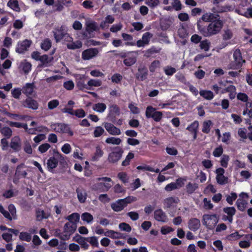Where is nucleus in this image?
Here are the masks:
<instances>
[{"label":"nucleus","instance_id":"f257e3e1","mask_svg":"<svg viewBox=\"0 0 252 252\" xmlns=\"http://www.w3.org/2000/svg\"><path fill=\"white\" fill-rule=\"evenodd\" d=\"M223 22L220 19L212 21L206 27L197 25V29L201 34L205 37H210L219 33L223 27Z\"/></svg>","mask_w":252,"mask_h":252},{"label":"nucleus","instance_id":"f03ea898","mask_svg":"<svg viewBox=\"0 0 252 252\" xmlns=\"http://www.w3.org/2000/svg\"><path fill=\"white\" fill-rule=\"evenodd\" d=\"M65 162L64 156L58 151L54 150L53 156L49 158L47 161L48 170L50 172H53L54 169L57 167L59 162L63 164Z\"/></svg>","mask_w":252,"mask_h":252},{"label":"nucleus","instance_id":"7ed1b4c3","mask_svg":"<svg viewBox=\"0 0 252 252\" xmlns=\"http://www.w3.org/2000/svg\"><path fill=\"white\" fill-rule=\"evenodd\" d=\"M136 200L133 196H128L124 199H118L111 204L112 209L115 212H120L123 210L128 204Z\"/></svg>","mask_w":252,"mask_h":252},{"label":"nucleus","instance_id":"20e7f679","mask_svg":"<svg viewBox=\"0 0 252 252\" xmlns=\"http://www.w3.org/2000/svg\"><path fill=\"white\" fill-rule=\"evenodd\" d=\"M218 221L216 214H204L202 217V223L208 229H214Z\"/></svg>","mask_w":252,"mask_h":252},{"label":"nucleus","instance_id":"39448f33","mask_svg":"<svg viewBox=\"0 0 252 252\" xmlns=\"http://www.w3.org/2000/svg\"><path fill=\"white\" fill-rule=\"evenodd\" d=\"M233 57L234 61L228 65V68L238 69L242 66L245 61L243 60L241 51L239 49H237L234 52Z\"/></svg>","mask_w":252,"mask_h":252},{"label":"nucleus","instance_id":"423d86ee","mask_svg":"<svg viewBox=\"0 0 252 252\" xmlns=\"http://www.w3.org/2000/svg\"><path fill=\"white\" fill-rule=\"evenodd\" d=\"M50 127L52 130L58 133H68L70 136H72L73 134L69 126L64 123H52L50 125Z\"/></svg>","mask_w":252,"mask_h":252},{"label":"nucleus","instance_id":"0eeeda50","mask_svg":"<svg viewBox=\"0 0 252 252\" xmlns=\"http://www.w3.org/2000/svg\"><path fill=\"white\" fill-rule=\"evenodd\" d=\"M145 115L147 118H152L156 122H159L163 117L161 112L157 111L151 106H148L146 108Z\"/></svg>","mask_w":252,"mask_h":252},{"label":"nucleus","instance_id":"6e6552de","mask_svg":"<svg viewBox=\"0 0 252 252\" xmlns=\"http://www.w3.org/2000/svg\"><path fill=\"white\" fill-rule=\"evenodd\" d=\"M120 109L117 105L115 104H110L108 107V113L107 117L113 122L116 117L120 115Z\"/></svg>","mask_w":252,"mask_h":252},{"label":"nucleus","instance_id":"1a4fd4ad","mask_svg":"<svg viewBox=\"0 0 252 252\" xmlns=\"http://www.w3.org/2000/svg\"><path fill=\"white\" fill-rule=\"evenodd\" d=\"M31 44V40L28 39L19 41L17 43L15 51L19 54H24L28 50Z\"/></svg>","mask_w":252,"mask_h":252},{"label":"nucleus","instance_id":"9d476101","mask_svg":"<svg viewBox=\"0 0 252 252\" xmlns=\"http://www.w3.org/2000/svg\"><path fill=\"white\" fill-rule=\"evenodd\" d=\"M224 169L221 167L217 168L215 171L216 179L219 185H222L228 183V178L224 176Z\"/></svg>","mask_w":252,"mask_h":252},{"label":"nucleus","instance_id":"9b49d317","mask_svg":"<svg viewBox=\"0 0 252 252\" xmlns=\"http://www.w3.org/2000/svg\"><path fill=\"white\" fill-rule=\"evenodd\" d=\"M10 147L14 152H18L22 148V141L19 136L13 137L9 144Z\"/></svg>","mask_w":252,"mask_h":252},{"label":"nucleus","instance_id":"f8f14e48","mask_svg":"<svg viewBox=\"0 0 252 252\" xmlns=\"http://www.w3.org/2000/svg\"><path fill=\"white\" fill-rule=\"evenodd\" d=\"M99 53L97 48H89L84 50L82 54V58L84 60H89L94 57H96Z\"/></svg>","mask_w":252,"mask_h":252},{"label":"nucleus","instance_id":"ddd939ff","mask_svg":"<svg viewBox=\"0 0 252 252\" xmlns=\"http://www.w3.org/2000/svg\"><path fill=\"white\" fill-rule=\"evenodd\" d=\"M117 150L110 153L108 157L109 162L115 163L119 161L122 157L123 151L122 149L118 148Z\"/></svg>","mask_w":252,"mask_h":252},{"label":"nucleus","instance_id":"4468645a","mask_svg":"<svg viewBox=\"0 0 252 252\" xmlns=\"http://www.w3.org/2000/svg\"><path fill=\"white\" fill-rule=\"evenodd\" d=\"M22 105L25 107L32 110H36L38 108V103L37 101L30 97H28L23 101Z\"/></svg>","mask_w":252,"mask_h":252},{"label":"nucleus","instance_id":"2eb2a0df","mask_svg":"<svg viewBox=\"0 0 252 252\" xmlns=\"http://www.w3.org/2000/svg\"><path fill=\"white\" fill-rule=\"evenodd\" d=\"M104 126L107 132L111 135H119L121 133L120 129L115 126L112 124L105 123Z\"/></svg>","mask_w":252,"mask_h":252},{"label":"nucleus","instance_id":"dca6fc26","mask_svg":"<svg viewBox=\"0 0 252 252\" xmlns=\"http://www.w3.org/2000/svg\"><path fill=\"white\" fill-rule=\"evenodd\" d=\"M179 201V199L177 197H169L166 198L163 200L164 208H173L176 206Z\"/></svg>","mask_w":252,"mask_h":252},{"label":"nucleus","instance_id":"f3484780","mask_svg":"<svg viewBox=\"0 0 252 252\" xmlns=\"http://www.w3.org/2000/svg\"><path fill=\"white\" fill-rule=\"evenodd\" d=\"M77 79L76 85L80 90L84 91L88 90V84L85 83V80L86 79L85 75H79Z\"/></svg>","mask_w":252,"mask_h":252},{"label":"nucleus","instance_id":"a211bd4d","mask_svg":"<svg viewBox=\"0 0 252 252\" xmlns=\"http://www.w3.org/2000/svg\"><path fill=\"white\" fill-rule=\"evenodd\" d=\"M85 26L86 30L89 33L98 30V26L97 23L90 19H87L86 20Z\"/></svg>","mask_w":252,"mask_h":252},{"label":"nucleus","instance_id":"6ab92c4d","mask_svg":"<svg viewBox=\"0 0 252 252\" xmlns=\"http://www.w3.org/2000/svg\"><path fill=\"white\" fill-rule=\"evenodd\" d=\"M154 218L158 221L166 222L168 218L165 213L161 209H158L154 212Z\"/></svg>","mask_w":252,"mask_h":252},{"label":"nucleus","instance_id":"aec40b11","mask_svg":"<svg viewBox=\"0 0 252 252\" xmlns=\"http://www.w3.org/2000/svg\"><path fill=\"white\" fill-rule=\"evenodd\" d=\"M35 85L34 83H26L22 88V92L27 96L33 95L34 93Z\"/></svg>","mask_w":252,"mask_h":252},{"label":"nucleus","instance_id":"412c9836","mask_svg":"<svg viewBox=\"0 0 252 252\" xmlns=\"http://www.w3.org/2000/svg\"><path fill=\"white\" fill-rule=\"evenodd\" d=\"M77 228V225L71 222H67L64 226L63 230L64 232L66 233L68 236L72 234Z\"/></svg>","mask_w":252,"mask_h":252},{"label":"nucleus","instance_id":"4be33fe9","mask_svg":"<svg viewBox=\"0 0 252 252\" xmlns=\"http://www.w3.org/2000/svg\"><path fill=\"white\" fill-rule=\"evenodd\" d=\"M76 192L79 201L81 203H84L87 196L86 190L83 188L79 187L76 189Z\"/></svg>","mask_w":252,"mask_h":252},{"label":"nucleus","instance_id":"5701e85b","mask_svg":"<svg viewBox=\"0 0 252 252\" xmlns=\"http://www.w3.org/2000/svg\"><path fill=\"white\" fill-rule=\"evenodd\" d=\"M54 36L57 42L63 39L66 33L63 31V27H59L53 31Z\"/></svg>","mask_w":252,"mask_h":252},{"label":"nucleus","instance_id":"b1692460","mask_svg":"<svg viewBox=\"0 0 252 252\" xmlns=\"http://www.w3.org/2000/svg\"><path fill=\"white\" fill-rule=\"evenodd\" d=\"M200 226V220L196 218L189 220L188 222L189 228L193 231L197 230Z\"/></svg>","mask_w":252,"mask_h":252},{"label":"nucleus","instance_id":"393cba45","mask_svg":"<svg viewBox=\"0 0 252 252\" xmlns=\"http://www.w3.org/2000/svg\"><path fill=\"white\" fill-rule=\"evenodd\" d=\"M104 235L113 239H122L125 237L123 234L112 230H108L105 232Z\"/></svg>","mask_w":252,"mask_h":252},{"label":"nucleus","instance_id":"a878e982","mask_svg":"<svg viewBox=\"0 0 252 252\" xmlns=\"http://www.w3.org/2000/svg\"><path fill=\"white\" fill-rule=\"evenodd\" d=\"M147 69L144 67H141L138 69V72L136 74V78L140 81H143L147 78Z\"/></svg>","mask_w":252,"mask_h":252},{"label":"nucleus","instance_id":"bb28decb","mask_svg":"<svg viewBox=\"0 0 252 252\" xmlns=\"http://www.w3.org/2000/svg\"><path fill=\"white\" fill-rule=\"evenodd\" d=\"M173 23V19L172 18H163L160 21V27L162 30H166L168 29Z\"/></svg>","mask_w":252,"mask_h":252},{"label":"nucleus","instance_id":"cd10ccee","mask_svg":"<svg viewBox=\"0 0 252 252\" xmlns=\"http://www.w3.org/2000/svg\"><path fill=\"white\" fill-rule=\"evenodd\" d=\"M114 21L115 18L112 15H107L105 17V20L100 23V26L103 29H107L108 27V24H112Z\"/></svg>","mask_w":252,"mask_h":252},{"label":"nucleus","instance_id":"c85d7f7f","mask_svg":"<svg viewBox=\"0 0 252 252\" xmlns=\"http://www.w3.org/2000/svg\"><path fill=\"white\" fill-rule=\"evenodd\" d=\"M104 152L102 149V147L97 145L95 147V151L94 156L92 157L93 161H97L103 155Z\"/></svg>","mask_w":252,"mask_h":252},{"label":"nucleus","instance_id":"c756f323","mask_svg":"<svg viewBox=\"0 0 252 252\" xmlns=\"http://www.w3.org/2000/svg\"><path fill=\"white\" fill-rule=\"evenodd\" d=\"M31 64L26 61L22 62L19 66L20 69L23 71L26 74L28 73L31 71Z\"/></svg>","mask_w":252,"mask_h":252},{"label":"nucleus","instance_id":"7c9ffc66","mask_svg":"<svg viewBox=\"0 0 252 252\" xmlns=\"http://www.w3.org/2000/svg\"><path fill=\"white\" fill-rule=\"evenodd\" d=\"M106 107L105 104L99 102L93 105V109L97 112L102 113L105 111Z\"/></svg>","mask_w":252,"mask_h":252},{"label":"nucleus","instance_id":"2f4dec72","mask_svg":"<svg viewBox=\"0 0 252 252\" xmlns=\"http://www.w3.org/2000/svg\"><path fill=\"white\" fill-rule=\"evenodd\" d=\"M216 15L213 13L209 12L204 14L201 17V19L206 22H210V23L215 19H218Z\"/></svg>","mask_w":252,"mask_h":252},{"label":"nucleus","instance_id":"473e14b6","mask_svg":"<svg viewBox=\"0 0 252 252\" xmlns=\"http://www.w3.org/2000/svg\"><path fill=\"white\" fill-rule=\"evenodd\" d=\"M247 201L242 198H239L236 201V205L238 210L244 211L247 207Z\"/></svg>","mask_w":252,"mask_h":252},{"label":"nucleus","instance_id":"72a5a7b5","mask_svg":"<svg viewBox=\"0 0 252 252\" xmlns=\"http://www.w3.org/2000/svg\"><path fill=\"white\" fill-rule=\"evenodd\" d=\"M80 219V215L77 213H74L68 216L66 218V220H68V222H71L77 225V222H79Z\"/></svg>","mask_w":252,"mask_h":252},{"label":"nucleus","instance_id":"f704fd0d","mask_svg":"<svg viewBox=\"0 0 252 252\" xmlns=\"http://www.w3.org/2000/svg\"><path fill=\"white\" fill-rule=\"evenodd\" d=\"M52 46V41L49 38H45L44 39L41 43L40 47L41 48L44 50L45 51H47Z\"/></svg>","mask_w":252,"mask_h":252},{"label":"nucleus","instance_id":"c9c22d12","mask_svg":"<svg viewBox=\"0 0 252 252\" xmlns=\"http://www.w3.org/2000/svg\"><path fill=\"white\" fill-rule=\"evenodd\" d=\"M66 46L68 49L75 50L81 48L82 43L80 41H76L75 42L71 41L70 43H67Z\"/></svg>","mask_w":252,"mask_h":252},{"label":"nucleus","instance_id":"e433bc0d","mask_svg":"<svg viewBox=\"0 0 252 252\" xmlns=\"http://www.w3.org/2000/svg\"><path fill=\"white\" fill-rule=\"evenodd\" d=\"M200 95L207 100L212 99L214 95L211 91L201 90L199 92Z\"/></svg>","mask_w":252,"mask_h":252},{"label":"nucleus","instance_id":"4c0bfd02","mask_svg":"<svg viewBox=\"0 0 252 252\" xmlns=\"http://www.w3.org/2000/svg\"><path fill=\"white\" fill-rule=\"evenodd\" d=\"M136 61V58L133 56H127L125 59L124 60V64L127 66H130L133 64H134Z\"/></svg>","mask_w":252,"mask_h":252},{"label":"nucleus","instance_id":"58836bf2","mask_svg":"<svg viewBox=\"0 0 252 252\" xmlns=\"http://www.w3.org/2000/svg\"><path fill=\"white\" fill-rule=\"evenodd\" d=\"M88 90H90L93 87H99L102 84V82L99 79H91L88 81Z\"/></svg>","mask_w":252,"mask_h":252},{"label":"nucleus","instance_id":"ea45409f","mask_svg":"<svg viewBox=\"0 0 252 252\" xmlns=\"http://www.w3.org/2000/svg\"><path fill=\"white\" fill-rule=\"evenodd\" d=\"M0 131L2 135L7 139L9 138L12 134V130L8 126L3 127L0 129Z\"/></svg>","mask_w":252,"mask_h":252},{"label":"nucleus","instance_id":"a19ab883","mask_svg":"<svg viewBox=\"0 0 252 252\" xmlns=\"http://www.w3.org/2000/svg\"><path fill=\"white\" fill-rule=\"evenodd\" d=\"M105 142L107 144L119 145L121 143L122 140L120 138L110 137L105 140Z\"/></svg>","mask_w":252,"mask_h":252},{"label":"nucleus","instance_id":"79ce46f5","mask_svg":"<svg viewBox=\"0 0 252 252\" xmlns=\"http://www.w3.org/2000/svg\"><path fill=\"white\" fill-rule=\"evenodd\" d=\"M81 246L82 248L85 250H88L89 247V244L87 243V238H85L82 237H79L76 240Z\"/></svg>","mask_w":252,"mask_h":252},{"label":"nucleus","instance_id":"37998d69","mask_svg":"<svg viewBox=\"0 0 252 252\" xmlns=\"http://www.w3.org/2000/svg\"><path fill=\"white\" fill-rule=\"evenodd\" d=\"M198 126V122L197 121H195L187 127V129L191 133H193L197 132Z\"/></svg>","mask_w":252,"mask_h":252},{"label":"nucleus","instance_id":"c03bdc74","mask_svg":"<svg viewBox=\"0 0 252 252\" xmlns=\"http://www.w3.org/2000/svg\"><path fill=\"white\" fill-rule=\"evenodd\" d=\"M81 219L84 221L91 223L93 221L94 218L91 214L86 212L82 214Z\"/></svg>","mask_w":252,"mask_h":252},{"label":"nucleus","instance_id":"a18cd8bd","mask_svg":"<svg viewBox=\"0 0 252 252\" xmlns=\"http://www.w3.org/2000/svg\"><path fill=\"white\" fill-rule=\"evenodd\" d=\"M7 5L16 11L20 10V7L17 0H9L7 3Z\"/></svg>","mask_w":252,"mask_h":252},{"label":"nucleus","instance_id":"49530a36","mask_svg":"<svg viewBox=\"0 0 252 252\" xmlns=\"http://www.w3.org/2000/svg\"><path fill=\"white\" fill-rule=\"evenodd\" d=\"M23 164H21L17 167L15 175L18 177V179L21 177H25L27 175V173L25 170L21 171L20 170Z\"/></svg>","mask_w":252,"mask_h":252},{"label":"nucleus","instance_id":"de8ad7c7","mask_svg":"<svg viewBox=\"0 0 252 252\" xmlns=\"http://www.w3.org/2000/svg\"><path fill=\"white\" fill-rule=\"evenodd\" d=\"M170 3L176 11L180 10L182 9V4L179 0H170Z\"/></svg>","mask_w":252,"mask_h":252},{"label":"nucleus","instance_id":"09e8293b","mask_svg":"<svg viewBox=\"0 0 252 252\" xmlns=\"http://www.w3.org/2000/svg\"><path fill=\"white\" fill-rule=\"evenodd\" d=\"M212 122L210 120L204 121L202 124V131L205 133H208L210 131V126Z\"/></svg>","mask_w":252,"mask_h":252},{"label":"nucleus","instance_id":"8fccbe9b","mask_svg":"<svg viewBox=\"0 0 252 252\" xmlns=\"http://www.w3.org/2000/svg\"><path fill=\"white\" fill-rule=\"evenodd\" d=\"M211 43L207 40L205 39L200 42V48L201 49L205 51L209 50Z\"/></svg>","mask_w":252,"mask_h":252},{"label":"nucleus","instance_id":"3c124183","mask_svg":"<svg viewBox=\"0 0 252 252\" xmlns=\"http://www.w3.org/2000/svg\"><path fill=\"white\" fill-rule=\"evenodd\" d=\"M19 238L22 241H25L29 242L31 241L32 239L31 235L26 232H22L20 233Z\"/></svg>","mask_w":252,"mask_h":252},{"label":"nucleus","instance_id":"603ef678","mask_svg":"<svg viewBox=\"0 0 252 252\" xmlns=\"http://www.w3.org/2000/svg\"><path fill=\"white\" fill-rule=\"evenodd\" d=\"M119 228L121 231L129 232L131 230V227L129 224L126 222H121L119 224Z\"/></svg>","mask_w":252,"mask_h":252},{"label":"nucleus","instance_id":"864d4df0","mask_svg":"<svg viewBox=\"0 0 252 252\" xmlns=\"http://www.w3.org/2000/svg\"><path fill=\"white\" fill-rule=\"evenodd\" d=\"M198 188L196 184L189 183L186 186L187 191L188 193H192Z\"/></svg>","mask_w":252,"mask_h":252},{"label":"nucleus","instance_id":"5fc2aeb1","mask_svg":"<svg viewBox=\"0 0 252 252\" xmlns=\"http://www.w3.org/2000/svg\"><path fill=\"white\" fill-rule=\"evenodd\" d=\"M229 160V157L226 155H223L220 159V165L224 168H226Z\"/></svg>","mask_w":252,"mask_h":252},{"label":"nucleus","instance_id":"6e6d98bb","mask_svg":"<svg viewBox=\"0 0 252 252\" xmlns=\"http://www.w3.org/2000/svg\"><path fill=\"white\" fill-rule=\"evenodd\" d=\"M87 241L93 247H98L99 243L97 237L95 236L88 237Z\"/></svg>","mask_w":252,"mask_h":252},{"label":"nucleus","instance_id":"4d7b16f0","mask_svg":"<svg viewBox=\"0 0 252 252\" xmlns=\"http://www.w3.org/2000/svg\"><path fill=\"white\" fill-rule=\"evenodd\" d=\"M123 28V24L121 23H119L118 24L113 25L110 29V31L112 32H117L122 30Z\"/></svg>","mask_w":252,"mask_h":252},{"label":"nucleus","instance_id":"13d9d810","mask_svg":"<svg viewBox=\"0 0 252 252\" xmlns=\"http://www.w3.org/2000/svg\"><path fill=\"white\" fill-rule=\"evenodd\" d=\"M23 149L25 152L29 155H31L32 153V149L31 145L30 142L27 141L24 142Z\"/></svg>","mask_w":252,"mask_h":252},{"label":"nucleus","instance_id":"bf43d9fd","mask_svg":"<svg viewBox=\"0 0 252 252\" xmlns=\"http://www.w3.org/2000/svg\"><path fill=\"white\" fill-rule=\"evenodd\" d=\"M126 44L128 46H134L136 45L138 47H144L145 45H147V44L145 43L142 39L138 40L136 42V43L133 42H126Z\"/></svg>","mask_w":252,"mask_h":252},{"label":"nucleus","instance_id":"052dcab7","mask_svg":"<svg viewBox=\"0 0 252 252\" xmlns=\"http://www.w3.org/2000/svg\"><path fill=\"white\" fill-rule=\"evenodd\" d=\"M51 147V145L48 143H44L41 144L38 147V150L39 152L41 153L46 152Z\"/></svg>","mask_w":252,"mask_h":252},{"label":"nucleus","instance_id":"680f3d73","mask_svg":"<svg viewBox=\"0 0 252 252\" xmlns=\"http://www.w3.org/2000/svg\"><path fill=\"white\" fill-rule=\"evenodd\" d=\"M118 178L124 183H126L128 182L129 178L126 172H120L118 174Z\"/></svg>","mask_w":252,"mask_h":252},{"label":"nucleus","instance_id":"e2e57ef3","mask_svg":"<svg viewBox=\"0 0 252 252\" xmlns=\"http://www.w3.org/2000/svg\"><path fill=\"white\" fill-rule=\"evenodd\" d=\"M22 91V89H21L19 88H14L11 91L12 96L16 99H19L21 95Z\"/></svg>","mask_w":252,"mask_h":252},{"label":"nucleus","instance_id":"0e129e2a","mask_svg":"<svg viewBox=\"0 0 252 252\" xmlns=\"http://www.w3.org/2000/svg\"><path fill=\"white\" fill-rule=\"evenodd\" d=\"M153 37V34L149 32L144 33L142 37V40L145 43L149 44L151 38Z\"/></svg>","mask_w":252,"mask_h":252},{"label":"nucleus","instance_id":"69168bd1","mask_svg":"<svg viewBox=\"0 0 252 252\" xmlns=\"http://www.w3.org/2000/svg\"><path fill=\"white\" fill-rule=\"evenodd\" d=\"M53 59L52 57H49L47 55H44L41 56L39 61H40L43 64L48 63H50Z\"/></svg>","mask_w":252,"mask_h":252},{"label":"nucleus","instance_id":"338daca9","mask_svg":"<svg viewBox=\"0 0 252 252\" xmlns=\"http://www.w3.org/2000/svg\"><path fill=\"white\" fill-rule=\"evenodd\" d=\"M134 158V154L129 152L126 156V159L122 162V165L124 166L129 165L130 160Z\"/></svg>","mask_w":252,"mask_h":252},{"label":"nucleus","instance_id":"774afa93","mask_svg":"<svg viewBox=\"0 0 252 252\" xmlns=\"http://www.w3.org/2000/svg\"><path fill=\"white\" fill-rule=\"evenodd\" d=\"M223 151L222 147L221 146H219L214 149L213 152V155L215 157H220L222 155Z\"/></svg>","mask_w":252,"mask_h":252}]
</instances>
